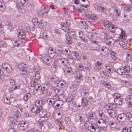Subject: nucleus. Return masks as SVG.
Instances as JSON below:
<instances>
[{
  "mask_svg": "<svg viewBox=\"0 0 132 132\" xmlns=\"http://www.w3.org/2000/svg\"><path fill=\"white\" fill-rule=\"evenodd\" d=\"M102 64V63L101 62H99L98 61L96 63V65L97 67H98V68L97 70L96 69V71H98L97 70H98V71L99 70V69H100L101 68V66Z\"/></svg>",
  "mask_w": 132,
  "mask_h": 132,
  "instance_id": "c9c22d12",
  "label": "nucleus"
},
{
  "mask_svg": "<svg viewBox=\"0 0 132 132\" xmlns=\"http://www.w3.org/2000/svg\"><path fill=\"white\" fill-rule=\"evenodd\" d=\"M48 127L50 128H53V125L50 122H48L47 124Z\"/></svg>",
  "mask_w": 132,
  "mask_h": 132,
  "instance_id": "e2e57ef3",
  "label": "nucleus"
},
{
  "mask_svg": "<svg viewBox=\"0 0 132 132\" xmlns=\"http://www.w3.org/2000/svg\"><path fill=\"white\" fill-rule=\"evenodd\" d=\"M72 53L73 54L74 56V59H75L77 60H79L80 58V57L79 54L76 51H73Z\"/></svg>",
  "mask_w": 132,
  "mask_h": 132,
  "instance_id": "6ab92c4d",
  "label": "nucleus"
},
{
  "mask_svg": "<svg viewBox=\"0 0 132 132\" xmlns=\"http://www.w3.org/2000/svg\"><path fill=\"white\" fill-rule=\"evenodd\" d=\"M60 61L64 65H66L69 64L68 61L66 58H62L61 59Z\"/></svg>",
  "mask_w": 132,
  "mask_h": 132,
  "instance_id": "393cba45",
  "label": "nucleus"
},
{
  "mask_svg": "<svg viewBox=\"0 0 132 132\" xmlns=\"http://www.w3.org/2000/svg\"><path fill=\"white\" fill-rule=\"evenodd\" d=\"M81 80L78 78H76V80H75V82L78 85H79L80 83V81Z\"/></svg>",
  "mask_w": 132,
  "mask_h": 132,
  "instance_id": "bf43d9fd",
  "label": "nucleus"
},
{
  "mask_svg": "<svg viewBox=\"0 0 132 132\" xmlns=\"http://www.w3.org/2000/svg\"><path fill=\"white\" fill-rule=\"evenodd\" d=\"M118 73L120 75H123L125 73V70L123 68H119L117 71Z\"/></svg>",
  "mask_w": 132,
  "mask_h": 132,
  "instance_id": "a878e982",
  "label": "nucleus"
},
{
  "mask_svg": "<svg viewBox=\"0 0 132 132\" xmlns=\"http://www.w3.org/2000/svg\"><path fill=\"white\" fill-rule=\"evenodd\" d=\"M74 3L78 5H79V4H80V5L81 6V7H82V6L83 7H85V8H87V6H88L87 4H86H86L84 5H82L80 3V0H74Z\"/></svg>",
  "mask_w": 132,
  "mask_h": 132,
  "instance_id": "b1692460",
  "label": "nucleus"
},
{
  "mask_svg": "<svg viewBox=\"0 0 132 132\" xmlns=\"http://www.w3.org/2000/svg\"><path fill=\"white\" fill-rule=\"evenodd\" d=\"M99 115L102 119H103L104 118V114L103 113V111L102 110H99Z\"/></svg>",
  "mask_w": 132,
  "mask_h": 132,
  "instance_id": "c03bdc74",
  "label": "nucleus"
},
{
  "mask_svg": "<svg viewBox=\"0 0 132 132\" xmlns=\"http://www.w3.org/2000/svg\"><path fill=\"white\" fill-rule=\"evenodd\" d=\"M89 127L90 128V130H91V129H92L93 130L95 128V127L94 126V125L92 124V123H89Z\"/></svg>",
  "mask_w": 132,
  "mask_h": 132,
  "instance_id": "13d9d810",
  "label": "nucleus"
},
{
  "mask_svg": "<svg viewBox=\"0 0 132 132\" xmlns=\"http://www.w3.org/2000/svg\"><path fill=\"white\" fill-rule=\"evenodd\" d=\"M21 73L23 74L27 75L28 72L26 68H24L21 69Z\"/></svg>",
  "mask_w": 132,
  "mask_h": 132,
  "instance_id": "49530a36",
  "label": "nucleus"
},
{
  "mask_svg": "<svg viewBox=\"0 0 132 132\" xmlns=\"http://www.w3.org/2000/svg\"><path fill=\"white\" fill-rule=\"evenodd\" d=\"M40 37L41 38H46L48 37V35L45 32H43L41 31L40 34Z\"/></svg>",
  "mask_w": 132,
  "mask_h": 132,
  "instance_id": "5701e85b",
  "label": "nucleus"
},
{
  "mask_svg": "<svg viewBox=\"0 0 132 132\" xmlns=\"http://www.w3.org/2000/svg\"><path fill=\"white\" fill-rule=\"evenodd\" d=\"M108 112L110 116L112 117L115 114V112L113 110L111 109H108Z\"/></svg>",
  "mask_w": 132,
  "mask_h": 132,
  "instance_id": "c756f323",
  "label": "nucleus"
},
{
  "mask_svg": "<svg viewBox=\"0 0 132 132\" xmlns=\"http://www.w3.org/2000/svg\"><path fill=\"white\" fill-rule=\"evenodd\" d=\"M126 60L127 61L130 62L132 60V56L131 53L129 52H127V53Z\"/></svg>",
  "mask_w": 132,
  "mask_h": 132,
  "instance_id": "4be33fe9",
  "label": "nucleus"
},
{
  "mask_svg": "<svg viewBox=\"0 0 132 132\" xmlns=\"http://www.w3.org/2000/svg\"><path fill=\"white\" fill-rule=\"evenodd\" d=\"M15 116L17 119H19L21 117V114L20 111H17L14 113Z\"/></svg>",
  "mask_w": 132,
  "mask_h": 132,
  "instance_id": "bb28decb",
  "label": "nucleus"
},
{
  "mask_svg": "<svg viewBox=\"0 0 132 132\" xmlns=\"http://www.w3.org/2000/svg\"><path fill=\"white\" fill-rule=\"evenodd\" d=\"M88 101L85 97H83L81 99V105L84 106H86L88 105Z\"/></svg>",
  "mask_w": 132,
  "mask_h": 132,
  "instance_id": "a211bd4d",
  "label": "nucleus"
},
{
  "mask_svg": "<svg viewBox=\"0 0 132 132\" xmlns=\"http://www.w3.org/2000/svg\"><path fill=\"white\" fill-rule=\"evenodd\" d=\"M73 98V96L72 95L71 96L68 97L67 99V100H68V102H70L71 100H73L72 99Z\"/></svg>",
  "mask_w": 132,
  "mask_h": 132,
  "instance_id": "680f3d73",
  "label": "nucleus"
},
{
  "mask_svg": "<svg viewBox=\"0 0 132 132\" xmlns=\"http://www.w3.org/2000/svg\"><path fill=\"white\" fill-rule=\"evenodd\" d=\"M128 120L131 122H132V113L128 112L127 113Z\"/></svg>",
  "mask_w": 132,
  "mask_h": 132,
  "instance_id": "cd10ccee",
  "label": "nucleus"
},
{
  "mask_svg": "<svg viewBox=\"0 0 132 132\" xmlns=\"http://www.w3.org/2000/svg\"><path fill=\"white\" fill-rule=\"evenodd\" d=\"M120 46L122 47L126 48V44L125 42H123L122 41H121L119 43Z\"/></svg>",
  "mask_w": 132,
  "mask_h": 132,
  "instance_id": "a19ab883",
  "label": "nucleus"
},
{
  "mask_svg": "<svg viewBox=\"0 0 132 132\" xmlns=\"http://www.w3.org/2000/svg\"><path fill=\"white\" fill-rule=\"evenodd\" d=\"M9 65L7 63H3L2 65V68L4 69L6 71L8 72L7 69H8L7 66Z\"/></svg>",
  "mask_w": 132,
  "mask_h": 132,
  "instance_id": "72a5a7b5",
  "label": "nucleus"
},
{
  "mask_svg": "<svg viewBox=\"0 0 132 132\" xmlns=\"http://www.w3.org/2000/svg\"><path fill=\"white\" fill-rule=\"evenodd\" d=\"M104 25L105 27H107L108 28L112 24L110 22H108L107 21H105L104 22Z\"/></svg>",
  "mask_w": 132,
  "mask_h": 132,
  "instance_id": "473e14b6",
  "label": "nucleus"
},
{
  "mask_svg": "<svg viewBox=\"0 0 132 132\" xmlns=\"http://www.w3.org/2000/svg\"><path fill=\"white\" fill-rule=\"evenodd\" d=\"M101 130L98 128H95L94 129L91 130H90L91 132H101Z\"/></svg>",
  "mask_w": 132,
  "mask_h": 132,
  "instance_id": "de8ad7c7",
  "label": "nucleus"
},
{
  "mask_svg": "<svg viewBox=\"0 0 132 132\" xmlns=\"http://www.w3.org/2000/svg\"><path fill=\"white\" fill-rule=\"evenodd\" d=\"M84 16L88 18L89 22H94L96 21L97 19V17L96 16L88 13H85Z\"/></svg>",
  "mask_w": 132,
  "mask_h": 132,
  "instance_id": "423d86ee",
  "label": "nucleus"
},
{
  "mask_svg": "<svg viewBox=\"0 0 132 132\" xmlns=\"http://www.w3.org/2000/svg\"><path fill=\"white\" fill-rule=\"evenodd\" d=\"M9 81L10 83L12 85H15L16 84V81L14 79H9Z\"/></svg>",
  "mask_w": 132,
  "mask_h": 132,
  "instance_id": "a18cd8bd",
  "label": "nucleus"
},
{
  "mask_svg": "<svg viewBox=\"0 0 132 132\" xmlns=\"http://www.w3.org/2000/svg\"><path fill=\"white\" fill-rule=\"evenodd\" d=\"M64 51V53L66 56H67L68 59H71V57L69 56L71 54L70 50L68 49H65Z\"/></svg>",
  "mask_w": 132,
  "mask_h": 132,
  "instance_id": "aec40b11",
  "label": "nucleus"
},
{
  "mask_svg": "<svg viewBox=\"0 0 132 132\" xmlns=\"http://www.w3.org/2000/svg\"><path fill=\"white\" fill-rule=\"evenodd\" d=\"M4 101L5 103L8 104H11V101L10 99L7 97L6 96L5 97H4Z\"/></svg>",
  "mask_w": 132,
  "mask_h": 132,
  "instance_id": "c85d7f7f",
  "label": "nucleus"
},
{
  "mask_svg": "<svg viewBox=\"0 0 132 132\" xmlns=\"http://www.w3.org/2000/svg\"><path fill=\"white\" fill-rule=\"evenodd\" d=\"M46 23L44 21L41 20L39 21V25H41L42 26H44Z\"/></svg>",
  "mask_w": 132,
  "mask_h": 132,
  "instance_id": "4d7b16f0",
  "label": "nucleus"
},
{
  "mask_svg": "<svg viewBox=\"0 0 132 132\" xmlns=\"http://www.w3.org/2000/svg\"><path fill=\"white\" fill-rule=\"evenodd\" d=\"M25 96H26L27 98V99H28L31 96V94L30 93L26 94L25 95Z\"/></svg>",
  "mask_w": 132,
  "mask_h": 132,
  "instance_id": "338daca9",
  "label": "nucleus"
},
{
  "mask_svg": "<svg viewBox=\"0 0 132 132\" xmlns=\"http://www.w3.org/2000/svg\"><path fill=\"white\" fill-rule=\"evenodd\" d=\"M100 48H101V50L103 52V55L105 56L106 55L109 54L111 51L108 48L104 46H102V47H100Z\"/></svg>",
  "mask_w": 132,
  "mask_h": 132,
  "instance_id": "ddd939ff",
  "label": "nucleus"
},
{
  "mask_svg": "<svg viewBox=\"0 0 132 132\" xmlns=\"http://www.w3.org/2000/svg\"><path fill=\"white\" fill-rule=\"evenodd\" d=\"M109 28L110 30V31L114 33L116 30V28H115L114 26L112 24L109 27Z\"/></svg>",
  "mask_w": 132,
  "mask_h": 132,
  "instance_id": "58836bf2",
  "label": "nucleus"
},
{
  "mask_svg": "<svg viewBox=\"0 0 132 132\" xmlns=\"http://www.w3.org/2000/svg\"><path fill=\"white\" fill-rule=\"evenodd\" d=\"M88 91L87 90L83 89L81 92V94L83 96H85L88 93Z\"/></svg>",
  "mask_w": 132,
  "mask_h": 132,
  "instance_id": "6e6d98bb",
  "label": "nucleus"
},
{
  "mask_svg": "<svg viewBox=\"0 0 132 132\" xmlns=\"http://www.w3.org/2000/svg\"><path fill=\"white\" fill-rule=\"evenodd\" d=\"M31 87H35L36 93L42 90V86L39 84H36L35 81L33 80L31 82Z\"/></svg>",
  "mask_w": 132,
  "mask_h": 132,
  "instance_id": "20e7f679",
  "label": "nucleus"
},
{
  "mask_svg": "<svg viewBox=\"0 0 132 132\" xmlns=\"http://www.w3.org/2000/svg\"><path fill=\"white\" fill-rule=\"evenodd\" d=\"M86 35H87V37L89 39L92 38L93 37V33L92 32H89L87 34L86 33Z\"/></svg>",
  "mask_w": 132,
  "mask_h": 132,
  "instance_id": "09e8293b",
  "label": "nucleus"
},
{
  "mask_svg": "<svg viewBox=\"0 0 132 132\" xmlns=\"http://www.w3.org/2000/svg\"><path fill=\"white\" fill-rule=\"evenodd\" d=\"M114 12L116 13L117 15L118 16H119L120 13V10L119 9H114Z\"/></svg>",
  "mask_w": 132,
  "mask_h": 132,
  "instance_id": "8fccbe9b",
  "label": "nucleus"
},
{
  "mask_svg": "<svg viewBox=\"0 0 132 132\" xmlns=\"http://www.w3.org/2000/svg\"><path fill=\"white\" fill-rule=\"evenodd\" d=\"M27 33V31L24 30H20L18 32V34H16V35L20 38H24L26 37V35Z\"/></svg>",
  "mask_w": 132,
  "mask_h": 132,
  "instance_id": "9d476101",
  "label": "nucleus"
},
{
  "mask_svg": "<svg viewBox=\"0 0 132 132\" xmlns=\"http://www.w3.org/2000/svg\"><path fill=\"white\" fill-rule=\"evenodd\" d=\"M104 40L106 42L109 44L111 43V42L113 40V39L112 37H107V35L106 32H105L104 33Z\"/></svg>",
  "mask_w": 132,
  "mask_h": 132,
  "instance_id": "4468645a",
  "label": "nucleus"
},
{
  "mask_svg": "<svg viewBox=\"0 0 132 132\" xmlns=\"http://www.w3.org/2000/svg\"><path fill=\"white\" fill-rule=\"evenodd\" d=\"M57 103L59 104H60V108H61L62 106L63 105V101L62 100H57L56 101Z\"/></svg>",
  "mask_w": 132,
  "mask_h": 132,
  "instance_id": "603ef678",
  "label": "nucleus"
},
{
  "mask_svg": "<svg viewBox=\"0 0 132 132\" xmlns=\"http://www.w3.org/2000/svg\"><path fill=\"white\" fill-rule=\"evenodd\" d=\"M40 108H39L38 110L35 109V108L34 107H33L32 108V109H31V112H36V114H37V113H39V111L40 110Z\"/></svg>",
  "mask_w": 132,
  "mask_h": 132,
  "instance_id": "4c0bfd02",
  "label": "nucleus"
},
{
  "mask_svg": "<svg viewBox=\"0 0 132 132\" xmlns=\"http://www.w3.org/2000/svg\"><path fill=\"white\" fill-rule=\"evenodd\" d=\"M65 36L69 46L73 42H75L77 40L76 36L74 31L68 32L66 34Z\"/></svg>",
  "mask_w": 132,
  "mask_h": 132,
  "instance_id": "f257e3e1",
  "label": "nucleus"
},
{
  "mask_svg": "<svg viewBox=\"0 0 132 132\" xmlns=\"http://www.w3.org/2000/svg\"><path fill=\"white\" fill-rule=\"evenodd\" d=\"M48 53L49 56L51 58L55 59L57 56V54L52 48H49L47 51Z\"/></svg>",
  "mask_w": 132,
  "mask_h": 132,
  "instance_id": "7ed1b4c3",
  "label": "nucleus"
},
{
  "mask_svg": "<svg viewBox=\"0 0 132 132\" xmlns=\"http://www.w3.org/2000/svg\"><path fill=\"white\" fill-rule=\"evenodd\" d=\"M65 16L66 17V18H67V19L63 23H62L60 25L62 29L64 31H67L70 29V28L69 26L71 24V22L70 21L71 19V17L68 13H67V14Z\"/></svg>",
  "mask_w": 132,
  "mask_h": 132,
  "instance_id": "f03ea898",
  "label": "nucleus"
},
{
  "mask_svg": "<svg viewBox=\"0 0 132 132\" xmlns=\"http://www.w3.org/2000/svg\"><path fill=\"white\" fill-rule=\"evenodd\" d=\"M44 102L42 100H37L35 102V105L40 108L41 109L43 106L44 104Z\"/></svg>",
  "mask_w": 132,
  "mask_h": 132,
  "instance_id": "2eb2a0df",
  "label": "nucleus"
},
{
  "mask_svg": "<svg viewBox=\"0 0 132 132\" xmlns=\"http://www.w3.org/2000/svg\"><path fill=\"white\" fill-rule=\"evenodd\" d=\"M28 123L24 121L20 122L18 124V127L20 130H23L27 128L28 126Z\"/></svg>",
  "mask_w": 132,
  "mask_h": 132,
  "instance_id": "39448f33",
  "label": "nucleus"
},
{
  "mask_svg": "<svg viewBox=\"0 0 132 132\" xmlns=\"http://www.w3.org/2000/svg\"><path fill=\"white\" fill-rule=\"evenodd\" d=\"M77 78L81 80H82L83 79V77L81 75V73H80V72L77 73Z\"/></svg>",
  "mask_w": 132,
  "mask_h": 132,
  "instance_id": "79ce46f5",
  "label": "nucleus"
},
{
  "mask_svg": "<svg viewBox=\"0 0 132 132\" xmlns=\"http://www.w3.org/2000/svg\"><path fill=\"white\" fill-rule=\"evenodd\" d=\"M79 37L83 42H88V40L89 39L86 35V34H84L83 31L80 30L79 31Z\"/></svg>",
  "mask_w": 132,
  "mask_h": 132,
  "instance_id": "1a4fd4ad",
  "label": "nucleus"
},
{
  "mask_svg": "<svg viewBox=\"0 0 132 132\" xmlns=\"http://www.w3.org/2000/svg\"><path fill=\"white\" fill-rule=\"evenodd\" d=\"M46 90L47 88L46 87H43L42 88V90H41L43 93H45L46 92Z\"/></svg>",
  "mask_w": 132,
  "mask_h": 132,
  "instance_id": "774afa93",
  "label": "nucleus"
},
{
  "mask_svg": "<svg viewBox=\"0 0 132 132\" xmlns=\"http://www.w3.org/2000/svg\"><path fill=\"white\" fill-rule=\"evenodd\" d=\"M5 25L7 26L8 27H13L12 23V22L9 21H7L5 23Z\"/></svg>",
  "mask_w": 132,
  "mask_h": 132,
  "instance_id": "5fc2aeb1",
  "label": "nucleus"
},
{
  "mask_svg": "<svg viewBox=\"0 0 132 132\" xmlns=\"http://www.w3.org/2000/svg\"><path fill=\"white\" fill-rule=\"evenodd\" d=\"M62 121L60 120H56L55 123L58 125L61 126L62 125Z\"/></svg>",
  "mask_w": 132,
  "mask_h": 132,
  "instance_id": "37998d69",
  "label": "nucleus"
},
{
  "mask_svg": "<svg viewBox=\"0 0 132 132\" xmlns=\"http://www.w3.org/2000/svg\"><path fill=\"white\" fill-rule=\"evenodd\" d=\"M34 75L35 76V79L36 80H38L40 78V75L38 73V72H37L36 73H35Z\"/></svg>",
  "mask_w": 132,
  "mask_h": 132,
  "instance_id": "2f4dec72",
  "label": "nucleus"
},
{
  "mask_svg": "<svg viewBox=\"0 0 132 132\" xmlns=\"http://www.w3.org/2000/svg\"><path fill=\"white\" fill-rule=\"evenodd\" d=\"M78 67L80 68V69L81 70H83L84 69V68L82 64L81 63L80 64H79Z\"/></svg>",
  "mask_w": 132,
  "mask_h": 132,
  "instance_id": "69168bd1",
  "label": "nucleus"
},
{
  "mask_svg": "<svg viewBox=\"0 0 132 132\" xmlns=\"http://www.w3.org/2000/svg\"><path fill=\"white\" fill-rule=\"evenodd\" d=\"M127 115L123 113L119 114L118 116V120L119 121V123L125 122L126 121V118L127 117Z\"/></svg>",
  "mask_w": 132,
  "mask_h": 132,
  "instance_id": "0eeeda50",
  "label": "nucleus"
},
{
  "mask_svg": "<svg viewBox=\"0 0 132 132\" xmlns=\"http://www.w3.org/2000/svg\"><path fill=\"white\" fill-rule=\"evenodd\" d=\"M123 68L125 70V73H126V74L127 75V77L128 78H132V71L130 70V67L127 65L124 67Z\"/></svg>",
  "mask_w": 132,
  "mask_h": 132,
  "instance_id": "6e6552de",
  "label": "nucleus"
},
{
  "mask_svg": "<svg viewBox=\"0 0 132 132\" xmlns=\"http://www.w3.org/2000/svg\"><path fill=\"white\" fill-rule=\"evenodd\" d=\"M39 21L38 19L36 18H34L32 20V22H34L35 24H36L37 25H39Z\"/></svg>",
  "mask_w": 132,
  "mask_h": 132,
  "instance_id": "3c124183",
  "label": "nucleus"
},
{
  "mask_svg": "<svg viewBox=\"0 0 132 132\" xmlns=\"http://www.w3.org/2000/svg\"><path fill=\"white\" fill-rule=\"evenodd\" d=\"M39 115L40 117L42 118L45 117V116L46 114V111L40 109L39 111Z\"/></svg>",
  "mask_w": 132,
  "mask_h": 132,
  "instance_id": "f3484780",
  "label": "nucleus"
},
{
  "mask_svg": "<svg viewBox=\"0 0 132 132\" xmlns=\"http://www.w3.org/2000/svg\"><path fill=\"white\" fill-rule=\"evenodd\" d=\"M121 32L120 34H119L118 36V37L120 39H125L126 37V34L125 31H123L122 29L120 30Z\"/></svg>",
  "mask_w": 132,
  "mask_h": 132,
  "instance_id": "dca6fc26",
  "label": "nucleus"
},
{
  "mask_svg": "<svg viewBox=\"0 0 132 132\" xmlns=\"http://www.w3.org/2000/svg\"><path fill=\"white\" fill-rule=\"evenodd\" d=\"M8 132H17L16 130L14 129L10 128H9L8 130Z\"/></svg>",
  "mask_w": 132,
  "mask_h": 132,
  "instance_id": "052dcab7",
  "label": "nucleus"
},
{
  "mask_svg": "<svg viewBox=\"0 0 132 132\" xmlns=\"http://www.w3.org/2000/svg\"><path fill=\"white\" fill-rule=\"evenodd\" d=\"M65 85L64 82L62 81H61L58 82L57 84V85L60 87H62Z\"/></svg>",
  "mask_w": 132,
  "mask_h": 132,
  "instance_id": "e433bc0d",
  "label": "nucleus"
},
{
  "mask_svg": "<svg viewBox=\"0 0 132 132\" xmlns=\"http://www.w3.org/2000/svg\"><path fill=\"white\" fill-rule=\"evenodd\" d=\"M34 55V54H29V59L33 61L34 59V57L33 56Z\"/></svg>",
  "mask_w": 132,
  "mask_h": 132,
  "instance_id": "0e129e2a",
  "label": "nucleus"
},
{
  "mask_svg": "<svg viewBox=\"0 0 132 132\" xmlns=\"http://www.w3.org/2000/svg\"><path fill=\"white\" fill-rule=\"evenodd\" d=\"M110 53L111 54V56L112 58L114 60H115L116 59V53L113 52L111 51Z\"/></svg>",
  "mask_w": 132,
  "mask_h": 132,
  "instance_id": "ea45409f",
  "label": "nucleus"
},
{
  "mask_svg": "<svg viewBox=\"0 0 132 132\" xmlns=\"http://www.w3.org/2000/svg\"><path fill=\"white\" fill-rule=\"evenodd\" d=\"M8 122H10L9 125L11 126L14 127L17 126V121L12 117H10L8 118Z\"/></svg>",
  "mask_w": 132,
  "mask_h": 132,
  "instance_id": "9b49d317",
  "label": "nucleus"
},
{
  "mask_svg": "<svg viewBox=\"0 0 132 132\" xmlns=\"http://www.w3.org/2000/svg\"><path fill=\"white\" fill-rule=\"evenodd\" d=\"M95 43L96 45H92L91 47L90 48V49L96 51H98L99 49V48L97 46H100V43L98 42V43H97L95 41H92V42L91 43Z\"/></svg>",
  "mask_w": 132,
  "mask_h": 132,
  "instance_id": "f8f14e48",
  "label": "nucleus"
},
{
  "mask_svg": "<svg viewBox=\"0 0 132 132\" xmlns=\"http://www.w3.org/2000/svg\"><path fill=\"white\" fill-rule=\"evenodd\" d=\"M53 107L55 109H59V107L60 106V104H59L57 102L55 101L53 104Z\"/></svg>",
  "mask_w": 132,
  "mask_h": 132,
  "instance_id": "f704fd0d",
  "label": "nucleus"
},
{
  "mask_svg": "<svg viewBox=\"0 0 132 132\" xmlns=\"http://www.w3.org/2000/svg\"><path fill=\"white\" fill-rule=\"evenodd\" d=\"M93 113H94V112H90L89 113V115L87 116V118L88 119H92L93 118V117H95V114H94V116L93 114Z\"/></svg>",
  "mask_w": 132,
  "mask_h": 132,
  "instance_id": "7c9ffc66",
  "label": "nucleus"
},
{
  "mask_svg": "<svg viewBox=\"0 0 132 132\" xmlns=\"http://www.w3.org/2000/svg\"><path fill=\"white\" fill-rule=\"evenodd\" d=\"M108 125L111 128H114L116 127L117 126L116 123L113 121H108Z\"/></svg>",
  "mask_w": 132,
  "mask_h": 132,
  "instance_id": "412c9836",
  "label": "nucleus"
},
{
  "mask_svg": "<svg viewBox=\"0 0 132 132\" xmlns=\"http://www.w3.org/2000/svg\"><path fill=\"white\" fill-rule=\"evenodd\" d=\"M43 62L47 65L49 64V59L47 58H45L43 59Z\"/></svg>",
  "mask_w": 132,
  "mask_h": 132,
  "instance_id": "864d4df0",
  "label": "nucleus"
}]
</instances>
